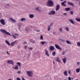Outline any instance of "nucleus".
Segmentation results:
<instances>
[{
  "instance_id": "46",
  "label": "nucleus",
  "mask_w": 80,
  "mask_h": 80,
  "mask_svg": "<svg viewBox=\"0 0 80 80\" xmlns=\"http://www.w3.org/2000/svg\"><path fill=\"white\" fill-rule=\"evenodd\" d=\"M29 49H30V50H32V48H28Z\"/></svg>"
},
{
  "instance_id": "20",
  "label": "nucleus",
  "mask_w": 80,
  "mask_h": 80,
  "mask_svg": "<svg viewBox=\"0 0 80 80\" xmlns=\"http://www.w3.org/2000/svg\"><path fill=\"white\" fill-rule=\"evenodd\" d=\"M36 10H38V12H41V10H40V8L39 7H38L36 8Z\"/></svg>"
},
{
  "instance_id": "37",
  "label": "nucleus",
  "mask_w": 80,
  "mask_h": 80,
  "mask_svg": "<svg viewBox=\"0 0 80 80\" xmlns=\"http://www.w3.org/2000/svg\"><path fill=\"white\" fill-rule=\"evenodd\" d=\"M23 44H27V42H23Z\"/></svg>"
},
{
  "instance_id": "5",
  "label": "nucleus",
  "mask_w": 80,
  "mask_h": 80,
  "mask_svg": "<svg viewBox=\"0 0 80 80\" xmlns=\"http://www.w3.org/2000/svg\"><path fill=\"white\" fill-rule=\"evenodd\" d=\"M0 22L1 23L2 25H5V20L4 19H1L0 20Z\"/></svg>"
},
{
  "instance_id": "7",
  "label": "nucleus",
  "mask_w": 80,
  "mask_h": 80,
  "mask_svg": "<svg viewBox=\"0 0 80 80\" xmlns=\"http://www.w3.org/2000/svg\"><path fill=\"white\" fill-rule=\"evenodd\" d=\"M66 2H67V1H64V2L61 3V5L63 6V7L66 6V4H65V3H66Z\"/></svg>"
},
{
  "instance_id": "48",
  "label": "nucleus",
  "mask_w": 80,
  "mask_h": 80,
  "mask_svg": "<svg viewBox=\"0 0 80 80\" xmlns=\"http://www.w3.org/2000/svg\"><path fill=\"white\" fill-rule=\"evenodd\" d=\"M68 73H69V75H70V71H68Z\"/></svg>"
},
{
  "instance_id": "22",
  "label": "nucleus",
  "mask_w": 80,
  "mask_h": 80,
  "mask_svg": "<svg viewBox=\"0 0 80 80\" xmlns=\"http://www.w3.org/2000/svg\"><path fill=\"white\" fill-rule=\"evenodd\" d=\"M26 20V19L25 18H22L21 19V22H23V21H25Z\"/></svg>"
},
{
  "instance_id": "1",
  "label": "nucleus",
  "mask_w": 80,
  "mask_h": 80,
  "mask_svg": "<svg viewBox=\"0 0 80 80\" xmlns=\"http://www.w3.org/2000/svg\"><path fill=\"white\" fill-rule=\"evenodd\" d=\"M0 31H1V32H2V33H4L6 34V35H8L10 36H12L11 35H10V33L9 32H7L5 30L1 29L0 30Z\"/></svg>"
},
{
  "instance_id": "45",
  "label": "nucleus",
  "mask_w": 80,
  "mask_h": 80,
  "mask_svg": "<svg viewBox=\"0 0 80 80\" xmlns=\"http://www.w3.org/2000/svg\"><path fill=\"white\" fill-rule=\"evenodd\" d=\"M67 14V13H64L63 14V15H66Z\"/></svg>"
},
{
  "instance_id": "42",
  "label": "nucleus",
  "mask_w": 80,
  "mask_h": 80,
  "mask_svg": "<svg viewBox=\"0 0 80 80\" xmlns=\"http://www.w3.org/2000/svg\"><path fill=\"white\" fill-rule=\"evenodd\" d=\"M7 53L8 55H10V53L8 52V51H7Z\"/></svg>"
},
{
  "instance_id": "29",
  "label": "nucleus",
  "mask_w": 80,
  "mask_h": 80,
  "mask_svg": "<svg viewBox=\"0 0 80 80\" xmlns=\"http://www.w3.org/2000/svg\"><path fill=\"white\" fill-rule=\"evenodd\" d=\"M46 43V42H41V44H42V45H44V43Z\"/></svg>"
},
{
  "instance_id": "47",
  "label": "nucleus",
  "mask_w": 80,
  "mask_h": 80,
  "mask_svg": "<svg viewBox=\"0 0 80 80\" xmlns=\"http://www.w3.org/2000/svg\"><path fill=\"white\" fill-rule=\"evenodd\" d=\"M52 25H53V23H51L50 24V26H52Z\"/></svg>"
},
{
  "instance_id": "32",
  "label": "nucleus",
  "mask_w": 80,
  "mask_h": 80,
  "mask_svg": "<svg viewBox=\"0 0 80 80\" xmlns=\"http://www.w3.org/2000/svg\"><path fill=\"white\" fill-rule=\"evenodd\" d=\"M43 36L41 35V37H40V39L41 40H43Z\"/></svg>"
},
{
  "instance_id": "33",
  "label": "nucleus",
  "mask_w": 80,
  "mask_h": 80,
  "mask_svg": "<svg viewBox=\"0 0 80 80\" xmlns=\"http://www.w3.org/2000/svg\"><path fill=\"white\" fill-rule=\"evenodd\" d=\"M70 13L71 15H73V12L72 11H70Z\"/></svg>"
},
{
  "instance_id": "27",
  "label": "nucleus",
  "mask_w": 80,
  "mask_h": 80,
  "mask_svg": "<svg viewBox=\"0 0 80 80\" xmlns=\"http://www.w3.org/2000/svg\"><path fill=\"white\" fill-rule=\"evenodd\" d=\"M17 65H18L19 66V67H21V63L20 62H18L17 63Z\"/></svg>"
},
{
  "instance_id": "10",
  "label": "nucleus",
  "mask_w": 80,
  "mask_h": 80,
  "mask_svg": "<svg viewBox=\"0 0 80 80\" xmlns=\"http://www.w3.org/2000/svg\"><path fill=\"white\" fill-rule=\"evenodd\" d=\"M56 60L59 63H61V61L60 59V58H58V57H57L56 58Z\"/></svg>"
},
{
  "instance_id": "59",
  "label": "nucleus",
  "mask_w": 80,
  "mask_h": 80,
  "mask_svg": "<svg viewBox=\"0 0 80 80\" xmlns=\"http://www.w3.org/2000/svg\"><path fill=\"white\" fill-rule=\"evenodd\" d=\"M79 70H80V68H79Z\"/></svg>"
},
{
  "instance_id": "23",
  "label": "nucleus",
  "mask_w": 80,
  "mask_h": 80,
  "mask_svg": "<svg viewBox=\"0 0 80 80\" xmlns=\"http://www.w3.org/2000/svg\"><path fill=\"white\" fill-rule=\"evenodd\" d=\"M76 71L77 73H79V72H80V69H79V68H78L76 69Z\"/></svg>"
},
{
  "instance_id": "44",
  "label": "nucleus",
  "mask_w": 80,
  "mask_h": 80,
  "mask_svg": "<svg viewBox=\"0 0 80 80\" xmlns=\"http://www.w3.org/2000/svg\"><path fill=\"white\" fill-rule=\"evenodd\" d=\"M77 64L78 65H79L80 64V62H77Z\"/></svg>"
},
{
  "instance_id": "11",
  "label": "nucleus",
  "mask_w": 80,
  "mask_h": 80,
  "mask_svg": "<svg viewBox=\"0 0 80 80\" xmlns=\"http://www.w3.org/2000/svg\"><path fill=\"white\" fill-rule=\"evenodd\" d=\"M9 20L10 21H12V22H14V23H15V22H16V21L12 18H9Z\"/></svg>"
},
{
  "instance_id": "38",
  "label": "nucleus",
  "mask_w": 80,
  "mask_h": 80,
  "mask_svg": "<svg viewBox=\"0 0 80 80\" xmlns=\"http://www.w3.org/2000/svg\"><path fill=\"white\" fill-rule=\"evenodd\" d=\"M17 80H21V79H20V78H17Z\"/></svg>"
},
{
  "instance_id": "12",
  "label": "nucleus",
  "mask_w": 80,
  "mask_h": 80,
  "mask_svg": "<svg viewBox=\"0 0 80 80\" xmlns=\"http://www.w3.org/2000/svg\"><path fill=\"white\" fill-rule=\"evenodd\" d=\"M8 63H9L10 64H12V65L14 64H13V62L12 61V60H9L8 61Z\"/></svg>"
},
{
  "instance_id": "30",
  "label": "nucleus",
  "mask_w": 80,
  "mask_h": 80,
  "mask_svg": "<svg viewBox=\"0 0 80 80\" xmlns=\"http://www.w3.org/2000/svg\"><path fill=\"white\" fill-rule=\"evenodd\" d=\"M66 31H69V28H68V27H66Z\"/></svg>"
},
{
  "instance_id": "50",
  "label": "nucleus",
  "mask_w": 80,
  "mask_h": 80,
  "mask_svg": "<svg viewBox=\"0 0 80 80\" xmlns=\"http://www.w3.org/2000/svg\"><path fill=\"white\" fill-rule=\"evenodd\" d=\"M37 31L38 32H40V31L38 30H37Z\"/></svg>"
},
{
  "instance_id": "26",
  "label": "nucleus",
  "mask_w": 80,
  "mask_h": 80,
  "mask_svg": "<svg viewBox=\"0 0 80 80\" xmlns=\"http://www.w3.org/2000/svg\"><path fill=\"white\" fill-rule=\"evenodd\" d=\"M14 69H15V70H18V66H16L14 68Z\"/></svg>"
},
{
  "instance_id": "40",
  "label": "nucleus",
  "mask_w": 80,
  "mask_h": 80,
  "mask_svg": "<svg viewBox=\"0 0 80 80\" xmlns=\"http://www.w3.org/2000/svg\"><path fill=\"white\" fill-rule=\"evenodd\" d=\"M65 51H64L62 53V54L63 55H65Z\"/></svg>"
},
{
  "instance_id": "9",
  "label": "nucleus",
  "mask_w": 80,
  "mask_h": 80,
  "mask_svg": "<svg viewBox=\"0 0 80 80\" xmlns=\"http://www.w3.org/2000/svg\"><path fill=\"white\" fill-rule=\"evenodd\" d=\"M60 9V5L58 4L56 6V11H58V10Z\"/></svg>"
},
{
  "instance_id": "3",
  "label": "nucleus",
  "mask_w": 80,
  "mask_h": 80,
  "mask_svg": "<svg viewBox=\"0 0 80 80\" xmlns=\"http://www.w3.org/2000/svg\"><path fill=\"white\" fill-rule=\"evenodd\" d=\"M16 42H17V40L15 41L14 42H13L11 43L10 45V43L9 42H8V41H7V40H6L5 41V42L6 43H7V44L8 45H11V47L12 46H14V44Z\"/></svg>"
},
{
  "instance_id": "8",
  "label": "nucleus",
  "mask_w": 80,
  "mask_h": 80,
  "mask_svg": "<svg viewBox=\"0 0 80 80\" xmlns=\"http://www.w3.org/2000/svg\"><path fill=\"white\" fill-rule=\"evenodd\" d=\"M55 13V12L53 11H51L50 12L48 13L49 15H53Z\"/></svg>"
},
{
  "instance_id": "21",
  "label": "nucleus",
  "mask_w": 80,
  "mask_h": 80,
  "mask_svg": "<svg viewBox=\"0 0 80 80\" xmlns=\"http://www.w3.org/2000/svg\"><path fill=\"white\" fill-rule=\"evenodd\" d=\"M66 43H68V44H70V45H72V43L70 42V41L68 40L66 41Z\"/></svg>"
},
{
  "instance_id": "16",
  "label": "nucleus",
  "mask_w": 80,
  "mask_h": 80,
  "mask_svg": "<svg viewBox=\"0 0 80 80\" xmlns=\"http://www.w3.org/2000/svg\"><path fill=\"white\" fill-rule=\"evenodd\" d=\"M62 60L63 61V62L64 63H66V62H67V58H64Z\"/></svg>"
},
{
  "instance_id": "51",
  "label": "nucleus",
  "mask_w": 80,
  "mask_h": 80,
  "mask_svg": "<svg viewBox=\"0 0 80 80\" xmlns=\"http://www.w3.org/2000/svg\"><path fill=\"white\" fill-rule=\"evenodd\" d=\"M18 48H20V46H18Z\"/></svg>"
},
{
  "instance_id": "60",
  "label": "nucleus",
  "mask_w": 80,
  "mask_h": 80,
  "mask_svg": "<svg viewBox=\"0 0 80 80\" xmlns=\"http://www.w3.org/2000/svg\"><path fill=\"white\" fill-rule=\"evenodd\" d=\"M8 5H9V4H8Z\"/></svg>"
},
{
  "instance_id": "53",
  "label": "nucleus",
  "mask_w": 80,
  "mask_h": 80,
  "mask_svg": "<svg viewBox=\"0 0 80 80\" xmlns=\"http://www.w3.org/2000/svg\"><path fill=\"white\" fill-rule=\"evenodd\" d=\"M62 41L63 42H65V41L62 40Z\"/></svg>"
},
{
  "instance_id": "35",
  "label": "nucleus",
  "mask_w": 80,
  "mask_h": 80,
  "mask_svg": "<svg viewBox=\"0 0 80 80\" xmlns=\"http://www.w3.org/2000/svg\"><path fill=\"white\" fill-rule=\"evenodd\" d=\"M77 45L78 46H80V42H77Z\"/></svg>"
},
{
  "instance_id": "2",
  "label": "nucleus",
  "mask_w": 80,
  "mask_h": 80,
  "mask_svg": "<svg viewBox=\"0 0 80 80\" xmlns=\"http://www.w3.org/2000/svg\"><path fill=\"white\" fill-rule=\"evenodd\" d=\"M47 3L48 7H52V6H53V2L50 0H48Z\"/></svg>"
},
{
  "instance_id": "18",
  "label": "nucleus",
  "mask_w": 80,
  "mask_h": 80,
  "mask_svg": "<svg viewBox=\"0 0 80 80\" xmlns=\"http://www.w3.org/2000/svg\"><path fill=\"white\" fill-rule=\"evenodd\" d=\"M65 10L66 12H68L70 10V8H65Z\"/></svg>"
},
{
  "instance_id": "4",
  "label": "nucleus",
  "mask_w": 80,
  "mask_h": 80,
  "mask_svg": "<svg viewBox=\"0 0 80 80\" xmlns=\"http://www.w3.org/2000/svg\"><path fill=\"white\" fill-rule=\"evenodd\" d=\"M27 73L28 76L30 77H32L33 76V72H32V71H27Z\"/></svg>"
},
{
  "instance_id": "55",
  "label": "nucleus",
  "mask_w": 80,
  "mask_h": 80,
  "mask_svg": "<svg viewBox=\"0 0 80 80\" xmlns=\"http://www.w3.org/2000/svg\"><path fill=\"white\" fill-rule=\"evenodd\" d=\"M53 35L55 34V32H53Z\"/></svg>"
},
{
  "instance_id": "41",
  "label": "nucleus",
  "mask_w": 80,
  "mask_h": 80,
  "mask_svg": "<svg viewBox=\"0 0 80 80\" xmlns=\"http://www.w3.org/2000/svg\"><path fill=\"white\" fill-rule=\"evenodd\" d=\"M27 47H28V46H25L24 48L25 50H26V48H27Z\"/></svg>"
},
{
  "instance_id": "25",
  "label": "nucleus",
  "mask_w": 80,
  "mask_h": 80,
  "mask_svg": "<svg viewBox=\"0 0 80 80\" xmlns=\"http://www.w3.org/2000/svg\"><path fill=\"white\" fill-rule=\"evenodd\" d=\"M76 20L77 21V22H80V19L76 18Z\"/></svg>"
},
{
  "instance_id": "49",
  "label": "nucleus",
  "mask_w": 80,
  "mask_h": 80,
  "mask_svg": "<svg viewBox=\"0 0 80 80\" xmlns=\"http://www.w3.org/2000/svg\"><path fill=\"white\" fill-rule=\"evenodd\" d=\"M15 35H17V36H18V34H15Z\"/></svg>"
},
{
  "instance_id": "13",
  "label": "nucleus",
  "mask_w": 80,
  "mask_h": 80,
  "mask_svg": "<svg viewBox=\"0 0 80 80\" xmlns=\"http://www.w3.org/2000/svg\"><path fill=\"white\" fill-rule=\"evenodd\" d=\"M68 5H70V6H72V7H73V5H74L73 3L70 2H68Z\"/></svg>"
},
{
  "instance_id": "17",
  "label": "nucleus",
  "mask_w": 80,
  "mask_h": 80,
  "mask_svg": "<svg viewBox=\"0 0 80 80\" xmlns=\"http://www.w3.org/2000/svg\"><path fill=\"white\" fill-rule=\"evenodd\" d=\"M69 21L70 22H71V23H72V24H74V22H73V21L72 19H68Z\"/></svg>"
},
{
  "instance_id": "54",
  "label": "nucleus",
  "mask_w": 80,
  "mask_h": 80,
  "mask_svg": "<svg viewBox=\"0 0 80 80\" xmlns=\"http://www.w3.org/2000/svg\"><path fill=\"white\" fill-rule=\"evenodd\" d=\"M53 64H55V62H54V61H53Z\"/></svg>"
},
{
  "instance_id": "14",
  "label": "nucleus",
  "mask_w": 80,
  "mask_h": 80,
  "mask_svg": "<svg viewBox=\"0 0 80 80\" xmlns=\"http://www.w3.org/2000/svg\"><path fill=\"white\" fill-rule=\"evenodd\" d=\"M45 54L47 56H50V54H48L49 52L48 51H47L46 50H45Z\"/></svg>"
},
{
  "instance_id": "43",
  "label": "nucleus",
  "mask_w": 80,
  "mask_h": 80,
  "mask_svg": "<svg viewBox=\"0 0 80 80\" xmlns=\"http://www.w3.org/2000/svg\"><path fill=\"white\" fill-rule=\"evenodd\" d=\"M68 80H71V78H70V77H69L68 78Z\"/></svg>"
},
{
  "instance_id": "34",
  "label": "nucleus",
  "mask_w": 80,
  "mask_h": 80,
  "mask_svg": "<svg viewBox=\"0 0 80 80\" xmlns=\"http://www.w3.org/2000/svg\"><path fill=\"white\" fill-rule=\"evenodd\" d=\"M62 28H59V31L61 32V33L62 32Z\"/></svg>"
},
{
  "instance_id": "36",
  "label": "nucleus",
  "mask_w": 80,
  "mask_h": 80,
  "mask_svg": "<svg viewBox=\"0 0 80 80\" xmlns=\"http://www.w3.org/2000/svg\"><path fill=\"white\" fill-rule=\"evenodd\" d=\"M21 73V71H18L17 72V73H18V74H20Z\"/></svg>"
},
{
  "instance_id": "28",
  "label": "nucleus",
  "mask_w": 80,
  "mask_h": 80,
  "mask_svg": "<svg viewBox=\"0 0 80 80\" xmlns=\"http://www.w3.org/2000/svg\"><path fill=\"white\" fill-rule=\"evenodd\" d=\"M55 54H56V53L55 51H54L53 53H52V55L53 56H55Z\"/></svg>"
},
{
  "instance_id": "62",
  "label": "nucleus",
  "mask_w": 80,
  "mask_h": 80,
  "mask_svg": "<svg viewBox=\"0 0 80 80\" xmlns=\"http://www.w3.org/2000/svg\"><path fill=\"white\" fill-rule=\"evenodd\" d=\"M76 80H77V79H76Z\"/></svg>"
},
{
  "instance_id": "24",
  "label": "nucleus",
  "mask_w": 80,
  "mask_h": 80,
  "mask_svg": "<svg viewBox=\"0 0 80 80\" xmlns=\"http://www.w3.org/2000/svg\"><path fill=\"white\" fill-rule=\"evenodd\" d=\"M29 17L31 18H33V14H30L29 15Z\"/></svg>"
},
{
  "instance_id": "39",
  "label": "nucleus",
  "mask_w": 80,
  "mask_h": 80,
  "mask_svg": "<svg viewBox=\"0 0 80 80\" xmlns=\"http://www.w3.org/2000/svg\"><path fill=\"white\" fill-rule=\"evenodd\" d=\"M12 37H14V38H16V37H15V36H14V35H12Z\"/></svg>"
},
{
  "instance_id": "56",
  "label": "nucleus",
  "mask_w": 80,
  "mask_h": 80,
  "mask_svg": "<svg viewBox=\"0 0 80 80\" xmlns=\"http://www.w3.org/2000/svg\"><path fill=\"white\" fill-rule=\"evenodd\" d=\"M8 80H12V79H11V78H10Z\"/></svg>"
},
{
  "instance_id": "31",
  "label": "nucleus",
  "mask_w": 80,
  "mask_h": 80,
  "mask_svg": "<svg viewBox=\"0 0 80 80\" xmlns=\"http://www.w3.org/2000/svg\"><path fill=\"white\" fill-rule=\"evenodd\" d=\"M48 31H50V26H48Z\"/></svg>"
},
{
  "instance_id": "19",
  "label": "nucleus",
  "mask_w": 80,
  "mask_h": 80,
  "mask_svg": "<svg viewBox=\"0 0 80 80\" xmlns=\"http://www.w3.org/2000/svg\"><path fill=\"white\" fill-rule=\"evenodd\" d=\"M64 74L66 76H68V75L67 74V71L64 72Z\"/></svg>"
},
{
  "instance_id": "15",
  "label": "nucleus",
  "mask_w": 80,
  "mask_h": 80,
  "mask_svg": "<svg viewBox=\"0 0 80 80\" xmlns=\"http://www.w3.org/2000/svg\"><path fill=\"white\" fill-rule=\"evenodd\" d=\"M54 48H54V47H53V46H50L49 47V49H50V50H54Z\"/></svg>"
},
{
  "instance_id": "52",
  "label": "nucleus",
  "mask_w": 80,
  "mask_h": 80,
  "mask_svg": "<svg viewBox=\"0 0 80 80\" xmlns=\"http://www.w3.org/2000/svg\"><path fill=\"white\" fill-rule=\"evenodd\" d=\"M22 80H25V79L23 78H22Z\"/></svg>"
},
{
  "instance_id": "57",
  "label": "nucleus",
  "mask_w": 80,
  "mask_h": 80,
  "mask_svg": "<svg viewBox=\"0 0 80 80\" xmlns=\"http://www.w3.org/2000/svg\"><path fill=\"white\" fill-rule=\"evenodd\" d=\"M71 79H72V80H73V78H71Z\"/></svg>"
},
{
  "instance_id": "58",
  "label": "nucleus",
  "mask_w": 80,
  "mask_h": 80,
  "mask_svg": "<svg viewBox=\"0 0 80 80\" xmlns=\"http://www.w3.org/2000/svg\"><path fill=\"white\" fill-rule=\"evenodd\" d=\"M61 1H63V0H60Z\"/></svg>"
},
{
  "instance_id": "6",
  "label": "nucleus",
  "mask_w": 80,
  "mask_h": 80,
  "mask_svg": "<svg viewBox=\"0 0 80 80\" xmlns=\"http://www.w3.org/2000/svg\"><path fill=\"white\" fill-rule=\"evenodd\" d=\"M55 46L57 49H59V50H62V48H61L59 46H58L57 44H55Z\"/></svg>"
},
{
  "instance_id": "61",
  "label": "nucleus",
  "mask_w": 80,
  "mask_h": 80,
  "mask_svg": "<svg viewBox=\"0 0 80 80\" xmlns=\"http://www.w3.org/2000/svg\"><path fill=\"white\" fill-rule=\"evenodd\" d=\"M26 31H27V29L26 30Z\"/></svg>"
}]
</instances>
